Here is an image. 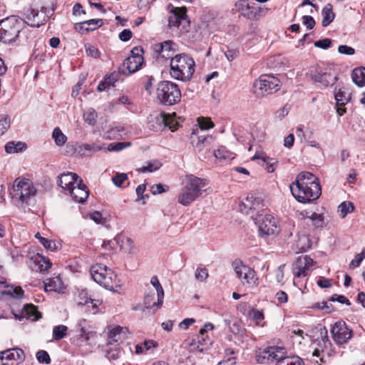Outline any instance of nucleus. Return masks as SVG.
<instances>
[{
  "label": "nucleus",
  "instance_id": "nucleus-1",
  "mask_svg": "<svg viewBox=\"0 0 365 365\" xmlns=\"http://www.w3.org/2000/svg\"><path fill=\"white\" fill-rule=\"evenodd\" d=\"M294 197L299 202H311L322 194L318 178L309 172H302L290 186Z\"/></svg>",
  "mask_w": 365,
  "mask_h": 365
},
{
  "label": "nucleus",
  "instance_id": "nucleus-2",
  "mask_svg": "<svg viewBox=\"0 0 365 365\" xmlns=\"http://www.w3.org/2000/svg\"><path fill=\"white\" fill-rule=\"evenodd\" d=\"M170 76L178 81H189L195 72V61L190 56L180 53L170 60Z\"/></svg>",
  "mask_w": 365,
  "mask_h": 365
},
{
  "label": "nucleus",
  "instance_id": "nucleus-3",
  "mask_svg": "<svg viewBox=\"0 0 365 365\" xmlns=\"http://www.w3.org/2000/svg\"><path fill=\"white\" fill-rule=\"evenodd\" d=\"M36 194L37 190L33 182L26 178H17L10 190L12 200L21 205H29Z\"/></svg>",
  "mask_w": 365,
  "mask_h": 365
},
{
  "label": "nucleus",
  "instance_id": "nucleus-4",
  "mask_svg": "<svg viewBox=\"0 0 365 365\" xmlns=\"http://www.w3.org/2000/svg\"><path fill=\"white\" fill-rule=\"evenodd\" d=\"M205 185V179L192 175H187L185 184L178 195V202L184 206H188L202 194V188Z\"/></svg>",
  "mask_w": 365,
  "mask_h": 365
},
{
  "label": "nucleus",
  "instance_id": "nucleus-5",
  "mask_svg": "<svg viewBox=\"0 0 365 365\" xmlns=\"http://www.w3.org/2000/svg\"><path fill=\"white\" fill-rule=\"evenodd\" d=\"M156 94L160 103L164 106L175 105L180 101L182 97L178 86L170 81L159 82Z\"/></svg>",
  "mask_w": 365,
  "mask_h": 365
},
{
  "label": "nucleus",
  "instance_id": "nucleus-6",
  "mask_svg": "<svg viewBox=\"0 0 365 365\" xmlns=\"http://www.w3.org/2000/svg\"><path fill=\"white\" fill-rule=\"evenodd\" d=\"M90 272L96 283L106 289H113L116 275L110 269L102 264H96L91 267Z\"/></svg>",
  "mask_w": 365,
  "mask_h": 365
},
{
  "label": "nucleus",
  "instance_id": "nucleus-7",
  "mask_svg": "<svg viewBox=\"0 0 365 365\" xmlns=\"http://www.w3.org/2000/svg\"><path fill=\"white\" fill-rule=\"evenodd\" d=\"M21 31V22L14 16L0 21V41L9 43L16 40Z\"/></svg>",
  "mask_w": 365,
  "mask_h": 365
},
{
  "label": "nucleus",
  "instance_id": "nucleus-8",
  "mask_svg": "<svg viewBox=\"0 0 365 365\" xmlns=\"http://www.w3.org/2000/svg\"><path fill=\"white\" fill-rule=\"evenodd\" d=\"M253 89L257 96L272 94L279 89V81L272 76H261L254 82Z\"/></svg>",
  "mask_w": 365,
  "mask_h": 365
},
{
  "label": "nucleus",
  "instance_id": "nucleus-9",
  "mask_svg": "<svg viewBox=\"0 0 365 365\" xmlns=\"http://www.w3.org/2000/svg\"><path fill=\"white\" fill-rule=\"evenodd\" d=\"M173 115H175V113L170 115L165 113H155L150 115L148 123V128L155 132L161 131L165 128H169L173 130L177 129L178 123Z\"/></svg>",
  "mask_w": 365,
  "mask_h": 365
},
{
  "label": "nucleus",
  "instance_id": "nucleus-10",
  "mask_svg": "<svg viewBox=\"0 0 365 365\" xmlns=\"http://www.w3.org/2000/svg\"><path fill=\"white\" fill-rule=\"evenodd\" d=\"M232 267L237 277L244 286L253 288L258 284V277L255 271L247 265L243 264L240 260H235Z\"/></svg>",
  "mask_w": 365,
  "mask_h": 365
},
{
  "label": "nucleus",
  "instance_id": "nucleus-11",
  "mask_svg": "<svg viewBox=\"0 0 365 365\" xmlns=\"http://www.w3.org/2000/svg\"><path fill=\"white\" fill-rule=\"evenodd\" d=\"M254 220L258 226V232L262 237L275 235L279 232L277 220L270 215H258Z\"/></svg>",
  "mask_w": 365,
  "mask_h": 365
},
{
  "label": "nucleus",
  "instance_id": "nucleus-12",
  "mask_svg": "<svg viewBox=\"0 0 365 365\" xmlns=\"http://www.w3.org/2000/svg\"><path fill=\"white\" fill-rule=\"evenodd\" d=\"M53 14V10L41 7L40 10L29 8L24 14V21L32 27H39L44 24Z\"/></svg>",
  "mask_w": 365,
  "mask_h": 365
},
{
  "label": "nucleus",
  "instance_id": "nucleus-13",
  "mask_svg": "<svg viewBox=\"0 0 365 365\" xmlns=\"http://www.w3.org/2000/svg\"><path fill=\"white\" fill-rule=\"evenodd\" d=\"M264 205L260 197H255L252 194L248 195L239 205L240 211L252 219H255L263 210Z\"/></svg>",
  "mask_w": 365,
  "mask_h": 365
},
{
  "label": "nucleus",
  "instance_id": "nucleus-14",
  "mask_svg": "<svg viewBox=\"0 0 365 365\" xmlns=\"http://www.w3.org/2000/svg\"><path fill=\"white\" fill-rule=\"evenodd\" d=\"M331 333L333 340L338 345L344 344L352 337L353 331L349 329L344 322L339 321L333 325Z\"/></svg>",
  "mask_w": 365,
  "mask_h": 365
},
{
  "label": "nucleus",
  "instance_id": "nucleus-15",
  "mask_svg": "<svg viewBox=\"0 0 365 365\" xmlns=\"http://www.w3.org/2000/svg\"><path fill=\"white\" fill-rule=\"evenodd\" d=\"M143 63L142 56H129L123 63L119 68V73L123 75H129L138 71Z\"/></svg>",
  "mask_w": 365,
  "mask_h": 365
},
{
  "label": "nucleus",
  "instance_id": "nucleus-16",
  "mask_svg": "<svg viewBox=\"0 0 365 365\" xmlns=\"http://www.w3.org/2000/svg\"><path fill=\"white\" fill-rule=\"evenodd\" d=\"M73 199L80 203L84 202L89 195L87 186L80 179L78 182L68 191Z\"/></svg>",
  "mask_w": 365,
  "mask_h": 365
},
{
  "label": "nucleus",
  "instance_id": "nucleus-17",
  "mask_svg": "<svg viewBox=\"0 0 365 365\" xmlns=\"http://www.w3.org/2000/svg\"><path fill=\"white\" fill-rule=\"evenodd\" d=\"M175 43L173 41H165L154 45L153 51L155 53H158L159 56L166 59L170 58L171 60L172 58L174 57L173 56L175 51V49L173 47Z\"/></svg>",
  "mask_w": 365,
  "mask_h": 365
},
{
  "label": "nucleus",
  "instance_id": "nucleus-18",
  "mask_svg": "<svg viewBox=\"0 0 365 365\" xmlns=\"http://www.w3.org/2000/svg\"><path fill=\"white\" fill-rule=\"evenodd\" d=\"M187 17L185 7L174 8L168 18V26L170 28L179 27L183 21H187Z\"/></svg>",
  "mask_w": 365,
  "mask_h": 365
},
{
  "label": "nucleus",
  "instance_id": "nucleus-19",
  "mask_svg": "<svg viewBox=\"0 0 365 365\" xmlns=\"http://www.w3.org/2000/svg\"><path fill=\"white\" fill-rule=\"evenodd\" d=\"M80 178L77 174L68 172L59 176L58 185L63 190L69 191L73 186L78 182Z\"/></svg>",
  "mask_w": 365,
  "mask_h": 365
},
{
  "label": "nucleus",
  "instance_id": "nucleus-20",
  "mask_svg": "<svg viewBox=\"0 0 365 365\" xmlns=\"http://www.w3.org/2000/svg\"><path fill=\"white\" fill-rule=\"evenodd\" d=\"M103 25L102 19H90L75 24V29L81 34L94 31Z\"/></svg>",
  "mask_w": 365,
  "mask_h": 365
},
{
  "label": "nucleus",
  "instance_id": "nucleus-21",
  "mask_svg": "<svg viewBox=\"0 0 365 365\" xmlns=\"http://www.w3.org/2000/svg\"><path fill=\"white\" fill-rule=\"evenodd\" d=\"M312 79L322 84L323 87L333 86L337 80V77L331 71L324 73H316L312 76Z\"/></svg>",
  "mask_w": 365,
  "mask_h": 365
},
{
  "label": "nucleus",
  "instance_id": "nucleus-22",
  "mask_svg": "<svg viewBox=\"0 0 365 365\" xmlns=\"http://www.w3.org/2000/svg\"><path fill=\"white\" fill-rule=\"evenodd\" d=\"M275 346H269L259 351L256 355V360L259 364H269L275 361Z\"/></svg>",
  "mask_w": 365,
  "mask_h": 365
},
{
  "label": "nucleus",
  "instance_id": "nucleus-23",
  "mask_svg": "<svg viewBox=\"0 0 365 365\" xmlns=\"http://www.w3.org/2000/svg\"><path fill=\"white\" fill-rule=\"evenodd\" d=\"M125 337V332L123 331V328L117 326L113 328L108 334V345L118 346L119 343L121 342Z\"/></svg>",
  "mask_w": 365,
  "mask_h": 365
},
{
  "label": "nucleus",
  "instance_id": "nucleus-24",
  "mask_svg": "<svg viewBox=\"0 0 365 365\" xmlns=\"http://www.w3.org/2000/svg\"><path fill=\"white\" fill-rule=\"evenodd\" d=\"M102 148L103 145L97 143H85L78 147V153L81 155L90 156L93 153L100 151Z\"/></svg>",
  "mask_w": 365,
  "mask_h": 365
},
{
  "label": "nucleus",
  "instance_id": "nucleus-25",
  "mask_svg": "<svg viewBox=\"0 0 365 365\" xmlns=\"http://www.w3.org/2000/svg\"><path fill=\"white\" fill-rule=\"evenodd\" d=\"M45 289L47 292H61L64 289L63 283L59 277L49 279L47 282H45Z\"/></svg>",
  "mask_w": 365,
  "mask_h": 365
},
{
  "label": "nucleus",
  "instance_id": "nucleus-26",
  "mask_svg": "<svg viewBox=\"0 0 365 365\" xmlns=\"http://www.w3.org/2000/svg\"><path fill=\"white\" fill-rule=\"evenodd\" d=\"M322 24L324 27L328 26L334 19L335 14L333 12V6L331 4L324 6L322 11Z\"/></svg>",
  "mask_w": 365,
  "mask_h": 365
},
{
  "label": "nucleus",
  "instance_id": "nucleus-27",
  "mask_svg": "<svg viewBox=\"0 0 365 365\" xmlns=\"http://www.w3.org/2000/svg\"><path fill=\"white\" fill-rule=\"evenodd\" d=\"M255 159H260L266 163V170L268 173H272L274 171L276 165L277 163V160L276 159L271 158L262 153H256L252 158V160Z\"/></svg>",
  "mask_w": 365,
  "mask_h": 365
},
{
  "label": "nucleus",
  "instance_id": "nucleus-28",
  "mask_svg": "<svg viewBox=\"0 0 365 365\" xmlns=\"http://www.w3.org/2000/svg\"><path fill=\"white\" fill-rule=\"evenodd\" d=\"M351 78L353 82L359 87L365 85V68H356L352 71Z\"/></svg>",
  "mask_w": 365,
  "mask_h": 365
},
{
  "label": "nucleus",
  "instance_id": "nucleus-29",
  "mask_svg": "<svg viewBox=\"0 0 365 365\" xmlns=\"http://www.w3.org/2000/svg\"><path fill=\"white\" fill-rule=\"evenodd\" d=\"M150 283L155 287L157 292L158 301L155 305H157L158 307H161L163 303L164 290L156 276L151 277Z\"/></svg>",
  "mask_w": 365,
  "mask_h": 365
},
{
  "label": "nucleus",
  "instance_id": "nucleus-30",
  "mask_svg": "<svg viewBox=\"0 0 365 365\" xmlns=\"http://www.w3.org/2000/svg\"><path fill=\"white\" fill-rule=\"evenodd\" d=\"M208 341V339H205L204 336L202 337V335L199 333V335L197 336V341L193 339L189 345L191 350H197L200 352H202L206 349Z\"/></svg>",
  "mask_w": 365,
  "mask_h": 365
},
{
  "label": "nucleus",
  "instance_id": "nucleus-31",
  "mask_svg": "<svg viewBox=\"0 0 365 365\" xmlns=\"http://www.w3.org/2000/svg\"><path fill=\"white\" fill-rule=\"evenodd\" d=\"M309 269L302 263V260L297 259L293 265V274L296 277H305L308 274Z\"/></svg>",
  "mask_w": 365,
  "mask_h": 365
},
{
  "label": "nucleus",
  "instance_id": "nucleus-32",
  "mask_svg": "<svg viewBox=\"0 0 365 365\" xmlns=\"http://www.w3.org/2000/svg\"><path fill=\"white\" fill-rule=\"evenodd\" d=\"M24 317L31 318L32 321H36L41 317V313L36 309V307L31 304H26L24 306Z\"/></svg>",
  "mask_w": 365,
  "mask_h": 365
},
{
  "label": "nucleus",
  "instance_id": "nucleus-33",
  "mask_svg": "<svg viewBox=\"0 0 365 365\" xmlns=\"http://www.w3.org/2000/svg\"><path fill=\"white\" fill-rule=\"evenodd\" d=\"M154 299L155 293L153 291L147 293L144 297V305L145 309L152 310L153 314H154L158 309L160 308L155 305L157 302H153Z\"/></svg>",
  "mask_w": 365,
  "mask_h": 365
},
{
  "label": "nucleus",
  "instance_id": "nucleus-34",
  "mask_svg": "<svg viewBox=\"0 0 365 365\" xmlns=\"http://www.w3.org/2000/svg\"><path fill=\"white\" fill-rule=\"evenodd\" d=\"M120 250L129 254H135L136 252V247L133 240L130 237H123L120 245Z\"/></svg>",
  "mask_w": 365,
  "mask_h": 365
},
{
  "label": "nucleus",
  "instance_id": "nucleus-35",
  "mask_svg": "<svg viewBox=\"0 0 365 365\" xmlns=\"http://www.w3.org/2000/svg\"><path fill=\"white\" fill-rule=\"evenodd\" d=\"M215 157L220 160H230L234 158L233 153L230 152L225 147L221 146L214 151Z\"/></svg>",
  "mask_w": 365,
  "mask_h": 365
},
{
  "label": "nucleus",
  "instance_id": "nucleus-36",
  "mask_svg": "<svg viewBox=\"0 0 365 365\" xmlns=\"http://www.w3.org/2000/svg\"><path fill=\"white\" fill-rule=\"evenodd\" d=\"M319 331L321 337L320 340H319V337H318L317 339L319 341V346L322 349L327 348L328 346L331 344V341L329 339L328 331L327 328L325 327L320 326Z\"/></svg>",
  "mask_w": 365,
  "mask_h": 365
},
{
  "label": "nucleus",
  "instance_id": "nucleus-37",
  "mask_svg": "<svg viewBox=\"0 0 365 365\" xmlns=\"http://www.w3.org/2000/svg\"><path fill=\"white\" fill-rule=\"evenodd\" d=\"M254 4H250L247 0H240L235 3V7L239 11H241L243 15L247 16L250 17V14L247 11H250L252 13V9H254Z\"/></svg>",
  "mask_w": 365,
  "mask_h": 365
},
{
  "label": "nucleus",
  "instance_id": "nucleus-38",
  "mask_svg": "<svg viewBox=\"0 0 365 365\" xmlns=\"http://www.w3.org/2000/svg\"><path fill=\"white\" fill-rule=\"evenodd\" d=\"M354 206L351 202H343L338 206V212L341 218H344L349 213L354 212Z\"/></svg>",
  "mask_w": 365,
  "mask_h": 365
},
{
  "label": "nucleus",
  "instance_id": "nucleus-39",
  "mask_svg": "<svg viewBox=\"0 0 365 365\" xmlns=\"http://www.w3.org/2000/svg\"><path fill=\"white\" fill-rule=\"evenodd\" d=\"M97 117V112L92 108H88L83 113L84 121L90 125H94L96 124Z\"/></svg>",
  "mask_w": 365,
  "mask_h": 365
},
{
  "label": "nucleus",
  "instance_id": "nucleus-40",
  "mask_svg": "<svg viewBox=\"0 0 365 365\" xmlns=\"http://www.w3.org/2000/svg\"><path fill=\"white\" fill-rule=\"evenodd\" d=\"M52 137L58 146L63 145L67 140V137L62 133L58 127L53 129Z\"/></svg>",
  "mask_w": 365,
  "mask_h": 365
},
{
  "label": "nucleus",
  "instance_id": "nucleus-41",
  "mask_svg": "<svg viewBox=\"0 0 365 365\" xmlns=\"http://www.w3.org/2000/svg\"><path fill=\"white\" fill-rule=\"evenodd\" d=\"M68 327L65 325H58L53 329V338L56 341H59L66 336Z\"/></svg>",
  "mask_w": 365,
  "mask_h": 365
},
{
  "label": "nucleus",
  "instance_id": "nucleus-42",
  "mask_svg": "<svg viewBox=\"0 0 365 365\" xmlns=\"http://www.w3.org/2000/svg\"><path fill=\"white\" fill-rule=\"evenodd\" d=\"M335 99L336 101L337 106H344L345 104L349 102L351 99V97L349 94H347L345 91L339 89L336 93H335Z\"/></svg>",
  "mask_w": 365,
  "mask_h": 365
},
{
  "label": "nucleus",
  "instance_id": "nucleus-43",
  "mask_svg": "<svg viewBox=\"0 0 365 365\" xmlns=\"http://www.w3.org/2000/svg\"><path fill=\"white\" fill-rule=\"evenodd\" d=\"M14 361V351L11 349H7L1 353L0 365H9V361Z\"/></svg>",
  "mask_w": 365,
  "mask_h": 365
},
{
  "label": "nucleus",
  "instance_id": "nucleus-44",
  "mask_svg": "<svg viewBox=\"0 0 365 365\" xmlns=\"http://www.w3.org/2000/svg\"><path fill=\"white\" fill-rule=\"evenodd\" d=\"M11 125L10 118L6 114L0 115V136L4 134Z\"/></svg>",
  "mask_w": 365,
  "mask_h": 365
},
{
  "label": "nucleus",
  "instance_id": "nucleus-45",
  "mask_svg": "<svg viewBox=\"0 0 365 365\" xmlns=\"http://www.w3.org/2000/svg\"><path fill=\"white\" fill-rule=\"evenodd\" d=\"M131 143L129 142H117L112 143L108 145V150L109 151H120L125 148L130 146Z\"/></svg>",
  "mask_w": 365,
  "mask_h": 365
},
{
  "label": "nucleus",
  "instance_id": "nucleus-46",
  "mask_svg": "<svg viewBox=\"0 0 365 365\" xmlns=\"http://www.w3.org/2000/svg\"><path fill=\"white\" fill-rule=\"evenodd\" d=\"M124 129L123 127L116 126L115 128H112L109 130L107 131L106 138L108 139H115L121 137V133L123 132Z\"/></svg>",
  "mask_w": 365,
  "mask_h": 365
},
{
  "label": "nucleus",
  "instance_id": "nucleus-47",
  "mask_svg": "<svg viewBox=\"0 0 365 365\" xmlns=\"http://www.w3.org/2000/svg\"><path fill=\"white\" fill-rule=\"evenodd\" d=\"M162 166V163L159 161H155L153 163H149L147 166H143L142 168L138 169L139 172L146 173V172H153L158 170Z\"/></svg>",
  "mask_w": 365,
  "mask_h": 365
},
{
  "label": "nucleus",
  "instance_id": "nucleus-48",
  "mask_svg": "<svg viewBox=\"0 0 365 365\" xmlns=\"http://www.w3.org/2000/svg\"><path fill=\"white\" fill-rule=\"evenodd\" d=\"M40 243L48 250L55 251L58 249L56 242L43 237H39Z\"/></svg>",
  "mask_w": 365,
  "mask_h": 365
},
{
  "label": "nucleus",
  "instance_id": "nucleus-49",
  "mask_svg": "<svg viewBox=\"0 0 365 365\" xmlns=\"http://www.w3.org/2000/svg\"><path fill=\"white\" fill-rule=\"evenodd\" d=\"M197 123L201 130H208L214 127V123L208 118H198Z\"/></svg>",
  "mask_w": 365,
  "mask_h": 365
},
{
  "label": "nucleus",
  "instance_id": "nucleus-50",
  "mask_svg": "<svg viewBox=\"0 0 365 365\" xmlns=\"http://www.w3.org/2000/svg\"><path fill=\"white\" fill-rule=\"evenodd\" d=\"M297 245L301 252H305L311 247V243L307 236H302L299 238Z\"/></svg>",
  "mask_w": 365,
  "mask_h": 365
},
{
  "label": "nucleus",
  "instance_id": "nucleus-51",
  "mask_svg": "<svg viewBox=\"0 0 365 365\" xmlns=\"http://www.w3.org/2000/svg\"><path fill=\"white\" fill-rule=\"evenodd\" d=\"M36 356L39 363L48 364L51 362V358L46 351L40 350L37 351Z\"/></svg>",
  "mask_w": 365,
  "mask_h": 365
},
{
  "label": "nucleus",
  "instance_id": "nucleus-52",
  "mask_svg": "<svg viewBox=\"0 0 365 365\" xmlns=\"http://www.w3.org/2000/svg\"><path fill=\"white\" fill-rule=\"evenodd\" d=\"M275 361H277L276 365H278L280 362L287 359L288 356H285V350L282 347L275 346Z\"/></svg>",
  "mask_w": 365,
  "mask_h": 365
},
{
  "label": "nucleus",
  "instance_id": "nucleus-53",
  "mask_svg": "<svg viewBox=\"0 0 365 365\" xmlns=\"http://www.w3.org/2000/svg\"><path fill=\"white\" fill-rule=\"evenodd\" d=\"M128 180V175L125 173H117L112 178L113 182L118 187H121L123 183Z\"/></svg>",
  "mask_w": 365,
  "mask_h": 365
},
{
  "label": "nucleus",
  "instance_id": "nucleus-54",
  "mask_svg": "<svg viewBox=\"0 0 365 365\" xmlns=\"http://www.w3.org/2000/svg\"><path fill=\"white\" fill-rule=\"evenodd\" d=\"M86 54L89 56L97 58L100 56V52L94 46L88 44L85 46Z\"/></svg>",
  "mask_w": 365,
  "mask_h": 365
},
{
  "label": "nucleus",
  "instance_id": "nucleus-55",
  "mask_svg": "<svg viewBox=\"0 0 365 365\" xmlns=\"http://www.w3.org/2000/svg\"><path fill=\"white\" fill-rule=\"evenodd\" d=\"M315 47L320 48L322 49H327L331 45V40L329 38H323L319 41H317L314 43Z\"/></svg>",
  "mask_w": 365,
  "mask_h": 365
},
{
  "label": "nucleus",
  "instance_id": "nucleus-56",
  "mask_svg": "<svg viewBox=\"0 0 365 365\" xmlns=\"http://www.w3.org/2000/svg\"><path fill=\"white\" fill-rule=\"evenodd\" d=\"M302 24L310 30L314 27L316 22L312 16L304 15L302 16Z\"/></svg>",
  "mask_w": 365,
  "mask_h": 365
},
{
  "label": "nucleus",
  "instance_id": "nucleus-57",
  "mask_svg": "<svg viewBox=\"0 0 365 365\" xmlns=\"http://www.w3.org/2000/svg\"><path fill=\"white\" fill-rule=\"evenodd\" d=\"M212 140L211 136H202L200 135L197 138V142L196 144V147L198 148L200 150H202L204 147V145H207L210 144L209 140Z\"/></svg>",
  "mask_w": 365,
  "mask_h": 365
},
{
  "label": "nucleus",
  "instance_id": "nucleus-58",
  "mask_svg": "<svg viewBox=\"0 0 365 365\" xmlns=\"http://www.w3.org/2000/svg\"><path fill=\"white\" fill-rule=\"evenodd\" d=\"M119 348L115 346L114 349L110 348L107 350V357L110 361L116 360L119 357Z\"/></svg>",
  "mask_w": 365,
  "mask_h": 365
},
{
  "label": "nucleus",
  "instance_id": "nucleus-59",
  "mask_svg": "<svg viewBox=\"0 0 365 365\" xmlns=\"http://www.w3.org/2000/svg\"><path fill=\"white\" fill-rule=\"evenodd\" d=\"M338 51L341 54L351 56L355 53V50L354 48L346 46V45H341L338 47Z\"/></svg>",
  "mask_w": 365,
  "mask_h": 365
},
{
  "label": "nucleus",
  "instance_id": "nucleus-60",
  "mask_svg": "<svg viewBox=\"0 0 365 365\" xmlns=\"http://www.w3.org/2000/svg\"><path fill=\"white\" fill-rule=\"evenodd\" d=\"M365 258V255L361 252L357 254L355 257L351 260L349 266L351 267H359L361 262Z\"/></svg>",
  "mask_w": 365,
  "mask_h": 365
},
{
  "label": "nucleus",
  "instance_id": "nucleus-61",
  "mask_svg": "<svg viewBox=\"0 0 365 365\" xmlns=\"http://www.w3.org/2000/svg\"><path fill=\"white\" fill-rule=\"evenodd\" d=\"M330 301L331 302H338L341 304H346L347 305H350L351 303L349 302V300L344 296L343 295H339V294H333L331 297H330Z\"/></svg>",
  "mask_w": 365,
  "mask_h": 365
},
{
  "label": "nucleus",
  "instance_id": "nucleus-62",
  "mask_svg": "<svg viewBox=\"0 0 365 365\" xmlns=\"http://www.w3.org/2000/svg\"><path fill=\"white\" fill-rule=\"evenodd\" d=\"M252 319L259 323V322L262 321L264 319L263 312L258 309H252L250 313Z\"/></svg>",
  "mask_w": 365,
  "mask_h": 365
},
{
  "label": "nucleus",
  "instance_id": "nucleus-63",
  "mask_svg": "<svg viewBox=\"0 0 365 365\" xmlns=\"http://www.w3.org/2000/svg\"><path fill=\"white\" fill-rule=\"evenodd\" d=\"M314 217H315L314 219V221L312 222V225L314 227H322L324 225V217L322 214H318L316 212H314Z\"/></svg>",
  "mask_w": 365,
  "mask_h": 365
},
{
  "label": "nucleus",
  "instance_id": "nucleus-64",
  "mask_svg": "<svg viewBox=\"0 0 365 365\" xmlns=\"http://www.w3.org/2000/svg\"><path fill=\"white\" fill-rule=\"evenodd\" d=\"M119 73H120L119 72L118 73L114 72V73H112L109 76L105 78V79L110 88L115 86V83L118 79Z\"/></svg>",
  "mask_w": 365,
  "mask_h": 365
}]
</instances>
